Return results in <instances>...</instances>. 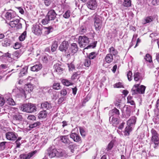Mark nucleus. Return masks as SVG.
I'll return each mask as SVG.
<instances>
[{"label": "nucleus", "instance_id": "f257e3e1", "mask_svg": "<svg viewBox=\"0 0 159 159\" xmlns=\"http://www.w3.org/2000/svg\"><path fill=\"white\" fill-rule=\"evenodd\" d=\"M19 108L22 111L28 113L35 111L36 109L35 105L31 103L23 104L20 106Z\"/></svg>", "mask_w": 159, "mask_h": 159}, {"label": "nucleus", "instance_id": "f03ea898", "mask_svg": "<svg viewBox=\"0 0 159 159\" xmlns=\"http://www.w3.org/2000/svg\"><path fill=\"white\" fill-rule=\"evenodd\" d=\"M78 50V48L76 43H72L71 44L68 52L66 53V56L68 59L72 58L71 57L73 56L74 55Z\"/></svg>", "mask_w": 159, "mask_h": 159}, {"label": "nucleus", "instance_id": "7ed1b4c3", "mask_svg": "<svg viewBox=\"0 0 159 159\" xmlns=\"http://www.w3.org/2000/svg\"><path fill=\"white\" fill-rule=\"evenodd\" d=\"M139 84L134 85L131 89L132 94H143L144 93L146 87L143 85L139 86Z\"/></svg>", "mask_w": 159, "mask_h": 159}, {"label": "nucleus", "instance_id": "20e7f679", "mask_svg": "<svg viewBox=\"0 0 159 159\" xmlns=\"http://www.w3.org/2000/svg\"><path fill=\"white\" fill-rule=\"evenodd\" d=\"M90 42V39L87 36H80L78 39V42L81 48H84L88 45Z\"/></svg>", "mask_w": 159, "mask_h": 159}, {"label": "nucleus", "instance_id": "39448f33", "mask_svg": "<svg viewBox=\"0 0 159 159\" xmlns=\"http://www.w3.org/2000/svg\"><path fill=\"white\" fill-rule=\"evenodd\" d=\"M151 132L152 134L151 140L154 143V148H156L159 144V134L154 129H152Z\"/></svg>", "mask_w": 159, "mask_h": 159}, {"label": "nucleus", "instance_id": "423d86ee", "mask_svg": "<svg viewBox=\"0 0 159 159\" xmlns=\"http://www.w3.org/2000/svg\"><path fill=\"white\" fill-rule=\"evenodd\" d=\"M3 15L5 16L7 20L10 21L13 20L16 16L15 12L11 10L5 11L3 12Z\"/></svg>", "mask_w": 159, "mask_h": 159}, {"label": "nucleus", "instance_id": "0eeeda50", "mask_svg": "<svg viewBox=\"0 0 159 159\" xmlns=\"http://www.w3.org/2000/svg\"><path fill=\"white\" fill-rule=\"evenodd\" d=\"M43 27L40 24L34 25L32 28V32L36 35H41L42 33Z\"/></svg>", "mask_w": 159, "mask_h": 159}, {"label": "nucleus", "instance_id": "6e6552de", "mask_svg": "<svg viewBox=\"0 0 159 159\" xmlns=\"http://www.w3.org/2000/svg\"><path fill=\"white\" fill-rule=\"evenodd\" d=\"M102 18L99 16L96 15L94 18V25L96 30H99L102 25Z\"/></svg>", "mask_w": 159, "mask_h": 159}, {"label": "nucleus", "instance_id": "1a4fd4ad", "mask_svg": "<svg viewBox=\"0 0 159 159\" xmlns=\"http://www.w3.org/2000/svg\"><path fill=\"white\" fill-rule=\"evenodd\" d=\"M57 150L54 146L49 147L46 150L47 155L50 158L54 157L56 156Z\"/></svg>", "mask_w": 159, "mask_h": 159}, {"label": "nucleus", "instance_id": "9d476101", "mask_svg": "<svg viewBox=\"0 0 159 159\" xmlns=\"http://www.w3.org/2000/svg\"><path fill=\"white\" fill-rule=\"evenodd\" d=\"M9 25L12 28L16 27L17 29H21L22 28V24L20 22L19 19L14 18L13 20H11Z\"/></svg>", "mask_w": 159, "mask_h": 159}, {"label": "nucleus", "instance_id": "9b49d317", "mask_svg": "<svg viewBox=\"0 0 159 159\" xmlns=\"http://www.w3.org/2000/svg\"><path fill=\"white\" fill-rule=\"evenodd\" d=\"M7 139L10 141H15L17 138V134L14 132H8L6 133Z\"/></svg>", "mask_w": 159, "mask_h": 159}, {"label": "nucleus", "instance_id": "f8f14e48", "mask_svg": "<svg viewBox=\"0 0 159 159\" xmlns=\"http://www.w3.org/2000/svg\"><path fill=\"white\" fill-rule=\"evenodd\" d=\"M37 152L36 150L31 152L27 154H22L20 156V159H30Z\"/></svg>", "mask_w": 159, "mask_h": 159}, {"label": "nucleus", "instance_id": "ddd939ff", "mask_svg": "<svg viewBox=\"0 0 159 159\" xmlns=\"http://www.w3.org/2000/svg\"><path fill=\"white\" fill-rule=\"evenodd\" d=\"M88 7L91 10H95L97 7V4L96 0H89L87 3Z\"/></svg>", "mask_w": 159, "mask_h": 159}, {"label": "nucleus", "instance_id": "4468645a", "mask_svg": "<svg viewBox=\"0 0 159 159\" xmlns=\"http://www.w3.org/2000/svg\"><path fill=\"white\" fill-rule=\"evenodd\" d=\"M69 46V43L67 41H64L61 44L59 47V50L62 52H66V51Z\"/></svg>", "mask_w": 159, "mask_h": 159}, {"label": "nucleus", "instance_id": "2eb2a0df", "mask_svg": "<svg viewBox=\"0 0 159 159\" xmlns=\"http://www.w3.org/2000/svg\"><path fill=\"white\" fill-rule=\"evenodd\" d=\"M59 138L61 142L66 145H68L71 143V141L69 139L68 135H61L60 136Z\"/></svg>", "mask_w": 159, "mask_h": 159}, {"label": "nucleus", "instance_id": "dca6fc26", "mask_svg": "<svg viewBox=\"0 0 159 159\" xmlns=\"http://www.w3.org/2000/svg\"><path fill=\"white\" fill-rule=\"evenodd\" d=\"M57 14L55 11L52 9L49 10L47 15V16L51 20H54L56 18Z\"/></svg>", "mask_w": 159, "mask_h": 159}, {"label": "nucleus", "instance_id": "f3484780", "mask_svg": "<svg viewBox=\"0 0 159 159\" xmlns=\"http://www.w3.org/2000/svg\"><path fill=\"white\" fill-rule=\"evenodd\" d=\"M120 114V113L119 110L116 107H114L112 110H110L109 112V115L111 117L113 116L118 117Z\"/></svg>", "mask_w": 159, "mask_h": 159}, {"label": "nucleus", "instance_id": "a211bd4d", "mask_svg": "<svg viewBox=\"0 0 159 159\" xmlns=\"http://www.w3.org/2000/svg\"><path fill=\"white\" fill-rule=\"evenodd\" d=\"M13 120L17 122H20L23 120V117L22 114L20 113H16L13 115Z\"/></svg>", "mask_w": 159, "mask_h": 159}, {"label": "nucleus", "instance_id": "6ab92c4d", "mask_svg": "<svg viewBox=\"0 0 159 159\" xmlns=\"http://www.w3.org/2000/svg\"><path fill=\"white\" fill-rule=\"evenodd\" d=\"M70 137L76 142H79L81 141V137L77 134L75 133H71L70 134Z\"/></svg>", "mask_w": 159, "mask_h": 159}, {"label": "nucleus", "instance_id": "aec40b11", "mask_svg": "<svg viewBox=\"0 0 159 159\" xmlns=\"http://www.w3.org/2000/svg\"><path fill=\"white\" fill-rule=\"evenodd\" d=\"M134 80L136 82L139 81L141 82L143 80L141 74L139 72H135L134 75Z\"/></svg>", "mask_w": 159, "mask_h": 159}, {"label": "nucleus", "instance_id": "412c9836", "mask_svg": "<svg viewBox=\"0 0 159 159\" xmlns=\"http://www.w3.org/2000/svg\"><path fill=\"white\" fill-rule=\"evenodd\" d=\"M42 67V65L39 63L35 64L30 67V70L33 71H38Z\"/></svg>", "mask_w": 159, "mask_h": 159}, {"label": "nucleus", "instance_id": "4be33fe9", "mask_svg": "<svg viewBox=\"0 0 159 159\" xmlns=\"http://www.w3.org/2000/svg\"><path fill=\"white\" fill-rule=\"evenodd\" d=\"M52 107L51 104L47 101L44 102L41 104V107L43 109L48 110L51 109Z\"/></svg>", "mask_w": 159, "mask_h": 159}, {"label": "nucleus", "instance_id": "5701e85b", "mask_svg": "<svg viewBox=\"0 0 159 159\" xmlns=\"http://www.w3.org/2000/svg\"><path fill=\"white\" fill-rule=\"evenodd\" d=\"M125 111H122V115L124 117L128 118L129 117L131 114V110L129 108L126 107Z\"/></svg>", "mask_w": 159, "mask_h": 159}, {"label": "nucleus", "instance_id": "b1692460", "mask_svg": "<svg viewBox=\"0 0 159 159\" xmlns=\"http://www.w3.org/2000/svg\"><path fill=\"white\" fill-rule=\"evenodd\" d=\"M78 30L79 34H80L86 33L87 31L86 26L84 25L80 26Z\"/></svg>", "mask_w": 159, "mask_h": 159}, {"label": "nucleus", "instance_id": "393cba45", "mask_svg": "<svg viewBox=\"0 0 159 159\" xmlns=\"http://www.w3.org/2000/svg\"><path fill=\"white\" fill-rule=\"evenodd\" d=\"M111 117H109V120L110 123L112 124L114 126H116L119 123V120L118 119L113 116L111 120Z\"/></svg>", "mask_w": 159, "mask_h": 159}, {"label": "nucleus", "instance_id": "a878e982", "mask_svg": "<svg viewBox=\"0 0 159 159\" xmlns=\"http://www.w3.org/2000/svg\"><path fill=\"white\" fill-rule=\"evenodd\" d=\"M57 152L56 153V157H60L66 155V153L64 150L62 149H59L57 150Z\"/></svg>", "mask_w": 159, "mask_h": 159}, {"label": "nucleus", "instance_id": "bb28decb", "mask_svg": "<svg viewBox=\"0 0 159 159\" xmlns=\"http://www.w3.org/2000/svg\"><path fill=\"white\" fill-rule=\"evenodd\" d=\"M121 3L125 7H128L131 6L130 0H120Z\"/></svg>", "mask_w": 159, "mask_h": 159}, {"label": "nucleus", "instance_id": "cd10ccee", "mask_svg": "<svg viewBox=\"0 0 159 159\" xmlns=\"http://www.w3.org/2000/svg\"><path fill=\"white\" fill-rule=\"evenodd\" d=\"M60 65L56 64L54 66V67L56 71L59 74H61L62 73V71L63 70V68H61Z\"/></svg>", "mask_w": 159, "mask_h": 159}, {"label": "nucleus", "instance_id": "c85d7f7f", "mask_svg": "<svg viewBox=\"0 0 159 159\" xmlns=\"http://www.w3.org/2000/svg\"><path fill=\"white\" fill-rule=\"evenodd\" d=\"M136 122V118L135 117H132L130 118L127 121L128 125H131L134 126Z\"/></svg>", "mask_w": 159, "mask_h": 159}, {"label": "nucleus", "instance_id": "c756f323", "mask_svg": "<svg viewBox=\"0 0 159 159\" xmlns=\"http://www.w3.org/2000/svg\"><path fill=\"white\" fill-rule=\"evenodd\" d=\"M25 90L27 91L28 93H30L33 89V87L32 85L30 84H28L25 85L24 88ZM25 91H24V93H25Z\"/></svg>", "mask_w": 159, "mask_h": 159}, {"label": "nucleus", "instance_id": "7c9ffc66", "mask_svg": "<svg viewBox=\"0 0 159 159\" xmlns=\"http://www.w3.org/2000/svg\"><path fill=\"white\" fill-rule=\"evenodd\" d=\"M11 44L10 40L8 39H5L2 41V45L3 47H7L9 46Z\"/></svg>", "mask_w": 159, "mask_h": 159}, {"label": "nucleus", "instance_id": "2f4dec72", "mask_svg": "<svg viewBox=\"0 0 159 159\" xmlns=\"http://www.w3.org/2000/svg\"><path fill=\"white\" fill-rule=\"evenodd\" d=\"M27 73V68L26 67H24L22 69L20 72L19 73L18 76L20 77H22L24 75H26Z\"/></svg>", "mask_w": 159, "mask_h": 159}, {"label": "nucleus", "instance_id": "473e14b6", "mask_svg": "<svg viewBox=\"0 0 159 159\" xmlns=\"http://www.w3.org/2000/svg\"><path fill=\"white\" fill-rule=\"evenodd\" d=\"M61 82L64 85L66 86L72 85L73 84L72 82L66 79H62Z\"/></svg>", "mask_w": 159, "mask_h": 159}, {"label": "nucleus", "instance_id": "72a5a7b5", "mask_svg": "<svg viewBox=\"0 0 159 159\" xmlns=\"http://www.w3.org/2000/svg\"><path fill=\"white\" fill-rule=\"evenodd\" d=\"M47 112L46 110L41 111L39 114L38 117L39 119L45 118L47 114Z\"/></svg>", "mask_w": 159, "mask_h": 159}, {"label": "nucleus", "instance_id": "f704fd0d", "mask_svg": "<svg viewBox=\"0 0 159 159\" xmlns=\"http://www.w3.org/2000/svg\"><path fill=\"white\" fill-rule=\"evenodd\" d=\"M133 127L131 125H128V126L125 128V134L126 135H129V133L132 131Z\"/></svg>", "mask_w": 159, "mask_h": 159}, {"label": "nucleus", "instance_id": "c9c22d12", "mask_svg": "<svg viewBox=\"0 0 159 159\" xmlns=\"http://www.w3.org/2000/svg\"><path fill=\"white\" fill-rule=\"evenodd\" d=\"M6 102L7 103L11 105H15L16 104L15 102L13 99L11 98H8L7 99Z\"/></svg>", "mask_w": 159, "mask_h": 159}, {"label": "nucleus", "instance_id": "e433bc0d", "mask_svg": "<svg viewBox=\"0 0 159 159\" xmlns=\"http://www.w3.org/2000/svg\"><path fill=\"white\" fill-rule=\"evenodd\" d=\"M114 145V142L112 141H111L108 144L106 148V150H107V151H109L111 150L113 148Z\"/></svg>", "mask_w": 159, "mask_h": 159}, {"label": "nucleus", "instance_id": "4c0bfd02", "mask_svg": "<svg viewBox=\"0 0 159 159\" xmlns=\"http://www.w3.org/2000/svg\"><path fill=\"white\" fill-rule=\"evenodd\" d=\"M43 28V30L45 34H48L51 32H52V28L50 26L48 27H44Z\"/></svg>", "mask_w": 159, "mask_h": 159}, {"label": "nucleus", "instance_id": "58836bf2", "mask_svg": "<svg viewBox=\"0 0 159 159\" xmlns=\"http://www.w3.org/2000/svg\"><path fill=\"white\" fill-rule=\"evenodd\" d=\"M109 51L111 53V54H112L114 55H115L117 54V51L113 47L109 49Z\"/></svg>", "mask_w": 159, "mask_h": 159}, {"label": "nucleus", "instance_id": "ea45409f", "mask_svg": "<svg viewBox=\"0 0 159 159\" xmlns=\"http://www.w3.org/2000/svg\"><path fill=\"white\" fill-rule=\"evenodd\" d=\"M26 36V31H25L19 36V39L20 41H24Z\"/></svg>", "mask_w": 159, "mask_h": 159}, {"label": "nucleus", "instance_id": "a19ab883", "mask_svg": "<svg viewBox=\"0 0 159 159\" xmlns=\"http://www.w3.org/2000/svg\"><path fill=\"white\" fill-rule=\"evenodd\" d=\"M58 46L57 42L56 41H54L52 44L51 47V50L52 52H54L56 51Z\"/></svg>", "mask_w": 159, "mask_h": 159}, {"label": "nucleus", "instance_id": "79ce46f5", "mask_svg": "<svg viewBox=\"0 0 159 159\" xmlns=\"http://www.w3.org/2000/svg\"><path fill=\"white\" fill-rule=\"evenodd\" d=\"M81 74L80 71H77L74 73L71 77V79L72 80H74L77 78V77Z\"/></svg>", "mask_w": 159, "mask_h": 159}, {"label": "nucleus", "instance_id": "37998d69", "mask_svg": "<svg viewBox=\"0 0 159 159\" xmlns=\"http://www.w3.org/2000/svg\"><path fill=\"white\" fill-rule=\"evenodd\" d=\"M70 11L69 10H68L65 12L63 15V16L66 19H68L70 16Z\"/></svg>", "mask_w": 159, "mask_h": 159}, {"label": "nucleus", "instance_id": "c03bdc74", "mask_svg": "<svg viewBox=\"0 0 159 159\" xmlns=\"http://www.w3.org/2000/svg\"><path fill=\"white\" fill-rule=\"evenodd\" d=\"M97 43V41H94L90 45L88 46L85 48L88 49L90 48H94L96 47Z\"/></svg>", "mask_w": 159, "mask_h": 159}, {"label": "nucleus", "instance_id": "a18cd8bd", "mask_svg": "<svg viewBox=\"0 0 159 159\" xmlns=\"http://www.w3.org/2000/svg\"><path fill=\"white\" fill-rule=\"evenodd\" d=\"M41 123L39 122H36L30 125V127L31 128H33L34 127L39 126Z\"/></svg>", "mask_w": 159, "mask_h": 159}, {"label": "nucleus", "instance_id": "49530a36", "mask_svg": "<svg viewBox=\"0 0 159 159\" xmlns=\"http://www.w3.org/2000/svg\"><path fill=\"white\" fill-rule=\"evenodd\" d=\"M97 55L95 52H92L89 54V58L90 60L95 59Z\"/></svg>", "mask_w": 159, "mask_h": 159}, {"label": "nucleus", "instance_id": "de8ad7c7", "mask_svg": "<svg viewBox=\"0 0 159 159\" xmlns=\"http://www.w3.org/2000/svg\"><path fill=\"white\" fill-rule=\"evenodd\" d=\"M153 121L156 124H158L159 123V111L153 119Z\"/></svg>", "mask_w": 159, "mask_h": 159}, {"label": "nucleus", "instance_id": "09e8293b", "mask_svg": "<svg viewBox=\"0 0 159 159\" xmlns=\"http://www.w3.org/2000/svg\"><path fill=\"white\" fill-rule=\"evenodd\" d=\"M50 20H51L48 17L46 16L45 18L43 19L42 20V23L43 25H46L48 24Z\"/></svg>", "mask_w": 159, "mask_h": 159}, {"label": "nucleus", "instance_id": "8fccbe9b", "mask_svg": "<svg viewBox=\"0 0 159 159\" xmlns=\"http://www.w3.org/2000/svg\"><path fill=\"white\" fill-rule=\"evenodd\" d=\"M7 143L6 142H2L0 143V150H3L6 147V144Z\"/></svg>", "mask_w": 159, "mask_h": 159}, {"label": "nucleus", "instance_id": "3c124183", "mask_svg": "<svg viewBox=\"0 0 159 159\" xmlns=\"http://www.w3.org/2000/svg\"><path fill=\"white\" fill-rule=\"evenodd\" d=\"M68 145H69L68 146L69 148L71 149V152H73V151L74 149L76 147V144L73 143H72L71 142V143L69 144H68Z\"/></svg>", "mask_w": 159, "mask_h": 159}, {"label": "nucleus", "instance_id": "603ef678", "mask_svg": "<svg viewBox=\"0 0 159 159\" xmlns=\"http://www.w3.org/2000/svg\"><path fill=\"white\" fill-rule=\"evenodd\" d=\"M53 89L55 90H58L60 88V85L59 83H55L53 85Z\"/></svg>", "mask_w": 159, "mask_h": 159}, {"label": "nucleus", "instance_id": "864d4df0", "mask_svg": "<svg viewBox=\"0 0 159 159\" xmlns=\"http://www.w3.org/2000/svg\"><path fill=\"white\" fill-rule=\"evenodd\" d=\"M132 73L131 71H129L127 73V76L129 81H131L132 79Z\"/></svg>", "mask_w": 159, "mask_h": 159}, {"label": "nucleus", "instance_id": "5fc2aeb1", "mask_svg": "<svg viewBox=\"0 0 159 159\" xmlns=\"http://www.w3.org/2000/svg\"><path fill=\"white\" fill-rule=\"evenodd\" d=\"M80 131L81 136L83 137H84L85 136V132L83 128L80 127L79 128Z\"/></svg>", "mask_w": 159, "mask_h": 159}, {"label": "nucleus", "instance_id": "6e6d98bb", "mask_svg": "<svg viewBox=\"0 0 159 159\" xmlns=\"http://www.w3.org/2000/svg\"><path fill=\"white\" fill-rule=\"evenodd\" d=\"M14 57L16 59H18L20 56L19 52L18 51H16L14 52L13 54Z\"/></svg>", "mask_w": 159, "mask_h": 159}, {"label": "nucleus", "instance_id": "4d7b16f0", "mask_svg": "<svg viewBox=\"0 0 159 159\" xmlns=\"http://www.w3.org/2000/svg\"><path fill=\"white\" fill-rule=\"evenodd\" d=\"M66 89H68V88H66L63 89H62L60 91V93L61 95H63V96H66L67 93Z\"/></svg>", "mask_w": 159, "mask_h": 159}, {"label": "nucleus", "instance_id": "13d9d810", "mask_svg": "<svg viewBox=\"0 0 159 159\" xmlns=\"http://www.w3.org/2000/svg\"><path fill=\"white\" fill-rule=\"evenodd\" d=\"M114 88H123V86L122 85V83L120 82H119L118 83H116L114 85Z\"/></svg>", "mask_w": 159, "mask_h": 159}, {"label": "nucleus", "instance_id": "bf43d9fd", "mask_svg": "<svg viewBox=\"0 0 159 159\" xmlns=\"http://www.w3.org/2000/svg\"><path fill=\"white\" fill-rule=\"evenodd\" d=\"M153 20V18L151 16H148L146 17L145 19V20L146 21V23H144V24L146 23H148L151 22Z\"/></svg>", "mask_w": 159, "mask_h": 159}, {"label": "nucleus", "instance_id": "052dcab7", "mask_svg": "<svg viewBox=\"0 0 159 159\" xmlns=\"http://www.w3.org/2000/svg\"><path fill=\"white\" fill-rule=\"evenodd\" d=\"M5 103V101L3 97H0V106H3Z\"/></svg>", "mask_w": 159, "mask_h": 159}, {"label": "nucleus", "instance_id": "680f3d73", "mask_svg": "<svg viewBox=\"0 0 159 159\" xmlns=\"http://www.w3.org/2000/svg\"><path fill=\"white\" fill-rule=\"evenodd\" d=\"M91 60H85V62L84 63V66L87 67H89L91 64Z\"/></svg>", "mask_w": 159, "mask_h": 159}, {"label": "nucleus", "instance_id": "e2e57ef3", "mask_svg": "<svg viewBox=\"0 0 159 159\" xmlns=\"http://www.w3.org/2000/svg\"><path fill=\"white\" fill-rule=\"evenodd\" d=\"M146 63L147 65H150L151 67H153V64L152 60H146Z\"/></svg>", "mask_w": 159, "mask_h": 159}, {"label": "nucleus", "instance_id": "0e129e2a", "mask_svg": "<svg viewBox=\"0 0 159 159\" xmlns=\"http://www.w3.org/2000/svg\"><path fill=\"white\" fill-rule=\"evenodd\" d=\"M43 60H50L51 59H52V57L50 56H49L48 55H44L43 56V58H42Z\"/></svg>", "mask_w": 159, "mask_h": 159}, {"label": "nucleus", "instance_id": "69168bd1", "mask_svg": "<svg viewBox=\"0 0 159 159\" xmlns=\"http://www.w3.org/2000/svg\"><path fill=\"white\" fill-rule=\"evenodd\" d=\"M152 56L148 53H147L146 54L144 58V60H152Z\"/></svg>", "mask_w": 159, "mask_h": 159}, {"label": "nucleus", "instance_id": "338daca9", "mask_svg": "<svg viewBox=\"0 0 159 159\" xmlns=\"http://www.w3.org/2000/svg\"><path fill=\"white\" fill-rule=\"evenodd\" d=\"M109 59H113V56L111 54H107L105 58V60H107Z\"/></svg>", "mask_w": 159, "mask_h": 159}, {"label": "nucleus", "instance_id": "774afa93", "mask_svg": "<svg viewBox=\"0 0 159 159\" xmlns=\"http://www.w3.org/2000/svg\"><path fill=\"white\" fill-rule=\"evenodd\" d=\"M152 3L153 5L156 6L159 4V0H153Z\"/></svg>", "mask_w": 159, "mask_h": 159}]
</instances>
